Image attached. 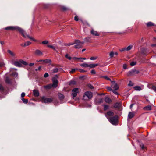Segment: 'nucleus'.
Listing matches in <instances>:
<instances>
[{"mask_svg": "<svg viewBox=\"0 0 156 156\" xmlns=\"http://www.w3.org/2000/svg\"><path fill=\"white\" fill-rule=\"evenodd\" d=\"M90 37H87L85 38L84 39V42H90Z\"/></svg>", "mask_w": 156, "mask_h": 156, "instance_id": "c756f323", "label": "nucleus"}, {"mask_svg": "<svg viewBox=\"0 0 156 156\" xmlns=\"http://www.w3.org/2000/svg\"><path fill=\"white\" fill-rule=\"evenodd\" d=\"M76 82L75 81H72L70 82L69 85H74L76 84Z\"/></svg>", "mask_w": 156, "mask_h": 156, "instance_id": "ea45409f", "label": "nucleus"}, {"mask_svg": "<svg viewBox=\"0 0 156 156\" xmlns=\"http://www.w3.org/2000/svg\"><path fill=\"white\" fill-rule=\"evenodd\" d=\"M74 20L76 21H78L79 20L78 17L77 16H76L74 17Z\"/></svg>", "mask_w": 156, "mask_h": 156, "instance_id": "4d7b16f0", "label": "nucleus"}, {"mask_svg": "<svg viewBox=\"0 0 156 156\" xmlns=\"http://www.w3.org/2000/svg\"><path fill=\"white\" fill-rule=\"evenodd\" d=\"M143 109L146 111H150L151 110V106L150 105H148L144 107Z\"/></svg>", "mask_w": 156, "mask_h": 156, "instance_id": "f3484780", "label": "nucleus"}, {"mask_svg": "<svg viewBox=\"0 0 156 156\" xmlns=\"http://www.w3.org/2000/svg\"><path fill=\"white\" fill-rule=\"evenodd\" d=\"M49 76V75L47 73H45L44 76V77L45 78H46Z\"/></svg>", "mask_w": 156, "mask_h": 156, "instance_id": "603ef678", "label": "nucleus"}, {"mask_svg": "<svg viewBox=\"0 0 156 156\" xmlns=\"http://www.w3.org/2000/svg\"><path fill=\"white\" fill-rule=\"evenodd\" d=\"M118 116L116 115L114 116L111 117L109 119L110 122L113 125L116 124L118 122Z\"/></svg>", "mask_w": 156, "mask_h": 156, "instance_id": "7ed1b4c3", "label": "nucleus"}, {"mask_svg": "<svg viewBox=\"0 0 156 156\" xmlns=\"http://www.w3.org/2000/svg\"><path fill=\"white\" fill-rule=\"evenodd\" d=\"M61 9L62 11H67L69 9L68 8L64 6H61Z\"/></svg>", "mask_w": 156, "mask_h": 156, "instance_id": "b1692460", "label": "nucleus"}, {"mask_svg": "<svg viewBox=\"0 0 156 156\" xmlns=\"http://www.w3.org/2000/svg\"><path fill=\"white\" fill-rule=\"evenodd\" d=\"M103 77L105 79L107 80H110V81H111V79L108 77H107V76H103Z\"/></svg>", "mask_w": 156, "mask_h": 156, "instance_id": "de8ad7c7", "label": "nucleus"}, {"mask_svg": "<svg viewBox=\"0 0 156 156\" xmlns=\"http://www.w3.org/2000/svg\"><path fill=\"white\" fill-rule=\"evenodd\" d=\"M41 100L42 102L45 103H50L53 101V98H46L44 96L41 97Z\"/></svg>", "mask_w": 156, "mask_h": 156, "instance_id": "20e7f679", "label": "nucleus"}, {"mask_svg": "<svg viewBox=\"0 0 156 156\" xmlns=\"http://www.w3.org/2000/svg\"><path fill=\"white\" fill-rule=\"evenodd\" d=\"M136 62H131L130 64L132 66H133L136 64Z\"/></svg>", "mask_w": 156, "mask_h": 156, "instance_id": "8fccbe9b", "label": "nucleus"}, {"mask_svg": "<svg viewBox=\"0 0 156 156\" xmlns=\"http://www.w3.org/2000/svg\"><path fill=\"white\" fill-rule=\"evenodd\" d=\"M14 64L17 67H20L22 66V64L27 66L28 65V63L26 62L22 59H20L18 61H15Z\"/></svg>", "mask_w": 156, "mask_h": 156, "instance_id": "f03ea898", "label": "nucleus"}, {"mask_svg": "<svg viewBox=\"0 0 156 156\" xmlns=\"http://www.w3.org/2000/svg\"><path fill=\"white\" fill-rule=\"evenodd\" d=\"M142 53L145 56L147 55V52L146 49H144L142 51Z\"/></svg>", "mask_w": 156, "mask_h": 156, "instance_id": "2f4dec72", "label": "nucleus"}, {"mask_svg": "<svg viewBox=\"0 0 156 156\" xmlns=\"http://www.w3.org/2000/svg\"><path fill=\"white\" fill-rule=\"evenodd\" d=\"M121 104L118 103H115L114 105L113 108H117L119 110H121Z\"/></svg>", "mask_w": 156, "mask_h": 156, "instance_id": "1a4fd4ad", "label": "nucleus"}, {"mask_svg": "<svg viewBox=\"0 0 156 156\" xmlns=\"http://www.w3.org/2000/svg\"><path fill=\"white\" fill-rule=\"evenodd\" d=\"M79 70L81 73H85L86 72V70L83 69H79Z\"/></svg>", "mask_w": 156, "mask_h": 156, "instance_id": "09e8293b", "label": "nucleus"}, {"mask_svg": "<svg viewBox=\"0 0 156 156\" xmlns=\"http://www.w3.org/2000/svg\"><path fill=\"white\" fill-rule=\"evenodd\" d=\"M35 55L37 56H41L43 54L41 51L38 49H37L35 50Z\"/></svg>", "mask_w": 156, "mask_h": 156, "instance_id": "9b49d317", "label": "nucleus"}, {"mask_svg": "<svg viewBox=\"0 0 156 156\" xmlns=\"http://www.w3.org/2000/svg\"><path fill=\"white\" fill-rule=\"evenodd\" d=\"M147 26L148 27H149L152 26H156L155 25L151 22H148L147 24Z\"/></svg>", "mask_w": 156, "mask_h": 156, "instance_id": "a211bd4d", "label": "nucleus"}, {"mask_svg": "<svg viewBox=\"0 0 156 156\" xmlns=\"http://www.w3.org/2000/svg\"><path fill=\"white\" fill-rule=\"evenodd\" d=\"M6 82L8 83H10V80L8 77H7L6 79Z\"/></svg>", "mask_w": 156, "mask_h": 156, "instance_id": "c03bdc74", "label": "nucleus"}, {"mask_svg": "<svg viewBox=\"0 0 156 156\" xmlns=\"http://www.w3.org/2000/svg\"><path fill=\"white\" fill-rule=\"evenodd\" d=\"M151 89L156 93V87L153 86L151 87Z\"/></svg>", "mask_w": 156, "mask_h": 156, "instance_id": "79ce46f5", "label": "nucleus"}, {"mask_svg": "<svg viewBox=\"0 0 156 156\" xmlns=\"http://www.w3.org/2000/svg\"><path fill=\"white\" fill-rule=\"evenodd\" d=\"M114 113L113 112L109 111L107 113L105 114V116H112L114 115Z\"/></svg>", "mask_w": 156, "mask_h": 156, "instance_id": "2eb2a0df", "label": "nucleus"}, {"mask_svg": "<svg viewBox=\"0 0 156 156\" xmlns=\"http://www.w3.org/2000/svg\"><path fill=\"white\" fill-rule=\"evenodd\" d=\"M117 90H113L112 91V92L114 93L116 95H118L119 94V93L118 92L116 91Z\"/></svg>", "mask_w": 156, "mask_h": 156, "instance_id": "6e6d98bb", "label": "nucleus"}, {"mask_svg": "<svg viewBox=\"0 0 156 156\" xmlns=\"http://www.w3.org/2000/svg\"><path fill=\"white\" fill-rule=\"evenodd\" d=\"M31 44V42L29 41H27V42L24 44V46H27L29 45H30Z\"/></svg>", "mask_w": 156, "mask_h": 156, "instance_id": "f704fd0d", "label": "nucleus"}, {"mask_svg": "<svg viewBox=\"0 0 156 156\" xmlns=\"http://www.w3.org/2000/svg\"><path fill=\"white\" fill-rule=\"evenodd\" d=\"M88 86L91 89H94V87L92 85H91L90 84H88Z\"/></svg>", "mask_w": 156, "mask_h": 156, "instance_id": "13d9d810", "label": "nucleus"}, {"mask_svg": "<svg viewBox=\"0 0 156 156\" xmlns=\"http://www.w3.org/2000/svg\"><path fill=\"white\" fill-rule=\"evenodd\" d=\"M119 50L121 52H123L124 51H126V47H125V48H123L121 49H120Z\"/></svg>", "mask_w": 156, "mask_h": 156, "instance_id": "a18cd8bd", "label": "nucleus"}, {"mask_svg": "<svg viewBox=\"0 0 156 156\" xmlns=\"http://www.w3.org/2000/svg\"><path fill=\"white\" fill-rule=\"evenodd\" d=\"M123 68L124 69H127V66L126 64H124L123 65Z\"/></svg>", "mask_w": 156, "mask_h": 156, "instance_id": "69168bd1", "label": "nucleus"}, {"mask_svg": "<svg viewBox=\"0 0 156 156\" xmlns=\"http://www.w3.org/2000/svg\"><path fill=\"white\" fill-rule=\"evenodd\" d=\"M51 62V60L49 58L44 60V62L45 63H49Z\"/></svg>", "mask_w": 156, "mask_h": 156, "instance_id": "bb28decb", "label": "nucleus"}, {"mask_svg": "<svg viewBox=\"0 0 156 156\" xmlns=\"http://www.w3.org/2000/svg\"><path fill=\"white\" fill-rule=\"evenodd\" d=\"M36 61L37 62H44V60L41 59V60H37Z\"/></svg>", "mask_w": 156, "mask_h": 156, "instance_id": "0e129e2a", "label": "nucleus"}, {"mask_svg": "<svg viewBox=\"0 0 156 156\" xmlns=\"http://www.w3.org/2000/svg\"><path fill=\"white\" fill-rule=\"evenodd\" d=\"M107 89L109 91H112L113 90H112V88L110 87H107Z\"/></svg>", "mask_w": 156, "mask_h": 156, "instance_id": "5fc2aeb1", "label": "nucleus"}, {"mask_svg": "<svg viewBox=\"0 0 156 156\" xmlns=\"http://www.w3.org/2000/svg\"><path fill=\"white\" fill-rule=\"evenodd\" d=\"M76 69H72L71 70L70 72V73H73L75 72Z\"/></svg>", "mask_w": 156, "mask_h": 156, "instance_id": "864d4df0", "label": "nucleus"}, {"mask_svg": "<svg viewBox=\"0 0 156 156\" xmlns=\"http://www.w3.org/2000/svg\"><path fill=\"white\" fill-rule=\"evenodd\" d=\"M133 88L136 90L140 91L142 90L141 87L139 86H136Z\"/></svg>", "mask_w": 156, "mask_h": 156, "instance_id": "412c9836", "label": "nucleus"}, {"mask_svg": "<svg viewBox=\"0 0 156 156\" xmlns=\"http://www.w3.org/2000/svg\"><path fill=\"white\" fill-rule=\"evenodd\" d=\"M99 65L98 64H90L89 65L88 67H90L91 68H94L95 67L98 66Z\"/></svg>", "mask_w": 156, "mask_h": 156, "instance_id": "4be33fe9", "label": "nucleus"}, {"mask_svg": "<svg viewBox=\"0 0 156 156\" xmlns=\"http://www.w3.org/2000/svg\"><path fill=\"white\" fill-rule=\"evenodd\" d=\"M5 30H16L17 31H18L20 33L23 37L24 38H26V37H27L30 40H33L34 41H36V40L33 38L30 37L29 35H27L26 32L24 30L20 27H19L18 26H8L5 28Z\"/></svg>", "mask_w": 156, "mask_h": 156, "instance_id": "f257e3e1", "label": "nucleus"}, {"mask_svg": "<svg viewBox=\"0 0 156 156\" xmlns=\"http://www.w3.org/2000/svg\"><path fill=\"white\" fill-rule=\"evenodd\" d=\"M74 59H81L83 60H86V58H82L80 57L79 58H74Z\"/></svg>", "mask_w": 156, "mask_h": 156, "instance_id": "e2e57ef3", "label": "nucleus"}, {"mask_svg": "<svg viewBox=\"0 0 156 156\" xmlns=\"http://www.w3.org/2000/svg\"><path fill=\"white\" fill-rule=\"evenodd\" d=\"M47 46L48 47L50 48L53 49L54 50L56 51V49L54 46L50 45H47Z\"/></svg>", "mask_w": 156, "mask_h": 156, "instance_id": "473e14b6", "label": "nucleus"}, {"mask_svg": "<svg viewBox=\"0 0 156 156\" xmlns=\"http://www.w3.org/2000/svg\"><path fill=\"white\" fill-rule=\"evenodd\" d=\"M111 83H112L113 85V84H115V81H111Z\"/></svg>", "mask_w": 156, "mask_h": 156, "instance_id": "774afa93", "label": "nucleus"}, {"mask_svg": "<svg viewBox=\"0 0 156 156\" xmlns=\"http://www.w3.org/2000/svg\"><path fill=\"white\" fill-rule=\"evenodd\" d=\"M75 45L74 46V48L76 49H79L82 48V44L80 41L79 40H75Z\"/></svg>", "mask_w": 156, "mask_h": 156, "instance_id": "423d86ee", "label": "nucleus"}, {"mask_svg": "<svg viewBox=\"0 0 156 156\" xmlns=\"http://www.w3.org/2000/svg\"><path fill=\"white\" fill-rule=\"evenodd\" d=\"M21 99L24 103L27 104L28 102V100L27 99H25L24 98H23Z\"/></svg>", "mask_w": 156, "mask_h": 156, "instance_id": "c9c22d12", "label": "nucleus"}, {"mask_svg": "<svg viewBox=\"0 0 156 156\" xmlns=\"http://www.w3.org/2000/svg\"><path fill=\"white\" fill-rule=\"evenodd\" d=\"M114 55V53L112 51L110 52L109 54V56L111 58H112L113 57Z\"/></svg>", "mask_w": 156, "mask_h": 156, "instance_id": "a19ab883", "label": "nucleus"}, {"mask_svg": "<svg viewBox=\"0 0 156 156\" xmlns=\"http://www.w3.org/2000/svg\"><path fill=\"white\" fill-rule=\"evenodd\" d=\"M97 57H92L90 58V59L91 60H94L97 59Z\"/></svg>", "mask_w": 156, "mask_h": 156, "instance_id": "3c124183", "label": "nucleus"}, {"mask_svg": "<svg viewBox=\"0 0 156 156\" xmlns=\"http://www.w3.org/2000/svg\"><path fill=\"white\" fill-rule=\"evenodd\" d=\"M74 58H77V57H73L72 59L73 60H80V62H83V59H74Z\"/></svg>", "mask_w": 156, "mask_h": 156, "instance_id": "49530a36", "label": "nucleus"}, {"mask_svg": "<svg viewBox=\"0 0 156 156\" xmlns=\"http://www.w3.org/2000/svg\"><path fill=\"white\" fill-rule=\"evenodd\" d=\"M33 93L35 97H37L39 95V92L38 90L34 89L33 90Z\"/></svg>", "mask_w": 156, "mask_h": 156, "instance_id": "4468645a", "label": "nucleus"}, {"mask_svg": "<svg viewBox=\"0 0 156 156\" xmlns=\"http://www.w3.org/2000/svg\"><path fill=\"white\" fill-rule=\"evenodd\" d=\"M104 106V111H106L108 109H109L110 106L109 105H103Z\"/></svg>", "mask_w": 156, "mask_h": 156, "instance_id": "aec40b11", "label": "nucleus"}, {"mask_svg": "<svg viewBox=\"0 0 156 156\" xmlns=\"http://www.w3.org/2000/svg\"><path fill=\"white\" fill-rule=\"evenodd\" d=\"M65 57L68 59L69 60H71L73 58L69 56V55L68 54H66L65 55Z\"/></svg>", "mask_w": 156, "mask_h": 156, "instance_id": "4c0bfd02", "label": "nucleus"}, {"mask_svg": "<svg viewBox=\"0 0 156 156\" xmlns=\"http://www.w3.org/2000/svg\"><path fill=\"white\" fill-rule=\"evenodd\" d=\"M59 98L60 100H63L64 98V96L63 95V94H61V93H59L58 94Z\"/></svg>", "mask_w": 156, "mask_h": 156, "instance_id": "5701e85b", "label": "nucleus"}, {"mask_svg": "<svg viewBox=\"0 0 156 156\" xmlns=\"http://www.w3.org/2000/svg\"><path fill=\"white\" fill-rule=\"evenodd\" d=\"M139 73V71L136 70L135 69H133L130 71H129L127 75L128 76L135 75L136 74H138Z\"/></svg>", "mask_w": 156, "mask_h": 156, "instance_id": "39448f33", "label": "nucleus"}, {"mask_svg": "<svg viewBox=\"0 0 156 156\" xmlns=\"http://www.w3.org/2000/svg\"><path fill=\"white\" fill-rule=\"evenodd\" d=\"M72 95L73 96V98L74 99L77 95V94L79 93L78 88H74L72 90Z\"/></svg>", "mask_w": 156, "mask_h": 156, "instance_id": "6e6552de", "label": "nucleus"}, {"mask_svg": "<svg viewBox=\"0 0 156 156\" xmlns=\"http://www.w3.org/2000/svg\"><path fill=\"white\" fill-rule=\"evenodd\" d=\"M80 66L83 67H88L89 65L87 63H83L80 65Z\"/></svg>", "mask_w": 156, "mask_h": 156, "instance_id": "7c9ffc66", "label": "nucleus"}, {"mask_svg": "<svg viewBox=\"0 0 156 156\" xmlns=\"http://www.w3.org/2000/svg\"><path fill=\"white\" fill-rule=\"evenodd\" d=\"M128 85L129 86H132L133 85V83L131 81H130L129 82Z\"/></svg>", "mask_w": 156, "mask_h": 156, "instance_id": "37998d69", "label": "nucleus"}, {"mask_svg": "<svg viewBox=\"0 0 156 156\" xmlns=\"http://www.w3.org/2000/svg\"><path fill=\"white\" fill-rule=\"evenodd\" d=\"M58 82L57 80H53V83L52 84L53 87L56 88L58 85Z\"/></svg>", "mask_w": 156, "mask_h": 156, "instance_id": "f8f14e48", "label": "nucleus"}, {"mask_svg": "<svg viewBox=\"0 0 156 156\" xmlns=\"http://www.w3.org/2000/svg\"><path fill=\"white\" fill-rule=\"evenodd\" d=\"M90 33L93 35L95 36H99V34L96 31H95L93 29H92L90 31Z\"/></svg>", "mask_w": 156, "mask_h": 156, "instance_id": "9d476101", "label": "nucleus"}, {"mask_svg": "<svg viewBox=\"0 0 156 156\" xmlns=\"http://www.w3.org/2000/svg\"><path fill=\"white\" fill-rule=\"evenodd\" d=\"M58 69L57 68H55L52 70V73H55L58 72Z\"/></svg>", "mask_w": 156, "mask_h": 156, "instance_id": "72a5a7b5", "label": "nucleus"}, {"mask_svg": "<svg viewBox=\"0 0 156 156\" xmlns=\"http://www.w3.org/2000/svg\"><path fill=\"white\" fill-rule=\"evenodd\" d=\"M133 47L132 45H129L126 48V51H128L130 50Z\"/></svg>", "mask_w": 156, "mask_h": 156, "instance_id": "e433bc0d", "label": "nucleus"}, {"mask_svg": "<svg viewBox=\"0 0 156 156\" xmlns=\"http://www.w3.org/2000/svg\"><path fill=\"white\" fill-rule=\"evenodd\" d=\"M4 91V89L3 86L0 84V92L2 93H3Z\"/></svg>", "mask_w": 156, "mask_h": 156, "instance_id": "c85d7f7f", "label": "nucleus"}, {"mask_svg": "<svg viewBox=\"0 0 156 156\" xmlns=\"http://www.w3.org/2000/svg\"><path fill=\"white\" fill-rule=\"evenodd\" d=\"M134 114L132 112H129V114H128V119H132V118H133V117L134 116Z\"/></svg>", "mask_w": 156, "mask_h": 156, "instance_id": "6ab92c4d", "label": "nucleus"}, {"mask_svg": "<svg viewBox=\"0 0 156 156\" xmlns=\"http://www.w3.org/2000/svg\"><path fill=\"white\" fill-rule=\"evenodd\" d=\"M7 52L9 53L11 56L14 57L15 55V54L13 52H12L10 50H8Z\"/></svg>", "mask_w": 156, "mask_h": 156, "instance_id": "393cba45", "label": "nucleus"}, {"mask_svg": "<svg viewBox=\"0 0 156 156\" xmlns=\"http://www.w3.org/2000/svg\"><path fill=\"white\" fill-rule=\"evenodd\" d=\"M113 88V90H117L119 89V87L118 85L117 84V83L115 84Z\"/></svg>", "mask_w": 156, "mask_h": 156, "instance_id": "cd10ccee", "label": "nucleus"}, {"mask_svg": "<svg viewBox=\"0 0 156 156\" xmlns=\"http://www.w3.org/2000/svg\"><path fill=\"white\" fill-rule=\"evenodd\" d=\"M53 87L52 84H48L45 86V88L46 89H49L51 88L52 87Z\"/></svg>", "mask_w": 156, "mask_h": 156, "instance_id": "a878e982", "label": "nucleus"}, {"mask_svg": "<svg viewBox=\"0 0 156 156\" xmlns=\"http://www.w3.org/2000/svg\"><path fill=\"white\" fill-rule=\"evenodd\" d=\"M86 97H87L89 99H91L92 97V93L91 92L89 91L86 92L83 97L84 99L86 100L87 99L86 98Z\"/></svg>", "mask_w": 156, "mask_h": 156, "instance_id": "0eeeda50", "label": "nucleus"}, {"mask_svg": "<svg viewBox=\"0 0 156 156\" xmlns=\"http://www.w3.org/2000/svg\"><path fill=\"white\" fill-rule=\"evenodd\" d=\"M105 101L106 103L108 104H111L112 101V100L110 98L107 97H105Z\"/></svg>", "mask_w": 156, "mask_h": 156, "instance_id": "ddd939ff", "label": "nucleus"}, {"mask_svg": "<svg viewBox=\"0 0 156 156\" xmlns=\"http://www.w3.org/2000/svg\"><path fill=\"white\" fill-rule=\"evenodd\" d=\"M41 66H39L38 69H35V71H37L38 70H41Z\"/></svg>", "mask_w": 156, "mask_h": 156, "instance_id": "680f3d73", "label": "nucleus"}, {"mask_svg": "<svg viewBox=\"0 0 156 156\" xmlns=\"http://www.w3.org/2000/svg\"><path fill=\"white\" fill-rule=\"evenodd\" d=\"M91 73L92 74H95L96 73V72L94 70L92 69L91 71Z\"/></svg>", "mask_w": 156, "mask_h": 156, "instance_id": "bf43d9fd", "label": "nucleus"}, {"mask_svg": "<svg viewBox=\"0 0 156 156\" xmlns=\"http://www.w3.org/2000/svg\"><path fill=\"white\" fill-rule=\"evenodd\" d=\"M25 95V94L24 92H23L21 94V96L22 98H23Z\"/></svg>", "mask_w": 156, "mask_h": 156, "instance_id": "052dcab7", "label": "nucleus"}, {"mask_svg": "<svg viewBox=\"0 0 156 156\" xmlns=\"http://www.w3.org/2000/svg\"><path fill=\"white\" fill-rule=\"evenodd\" d=\"M34 63H30L29 64V66H33L34 65Z\"/></svg>", "mask_w": 156, "mask_h": 156, "instance_id": "338daca9", "label": "nucleus"}, {"mask_svg": "<svg viewBox=\"0 0 156 156\" xmlns=\"http://www.w3.org/2000/svg\"><path fill=\"white\" fill-rule=\"evenodd\" d=\"M48 43V42L47 40H45L42 41L41 44H47Z\"/></svg>", "mask_w": 156, "mask_h": 156, "instance_id": "58836bf2", "label": "nucleus"}, {"mask_svg": "<svg viewBox=\"0 0 156 156\" xmlns=\"http://www.w3.org/2000/svg\"><path fill=\"white\" fill-rule=\"evenodd\" d=\"M95 101L97 104H99L103 102V99L102 98L96 99L95 100Z\"/></svg>", "mask_w": 156, "mask_h": 156, "instance_id": "dca6fc26", "label": "nucleus"}]
</instances>
